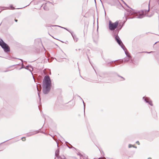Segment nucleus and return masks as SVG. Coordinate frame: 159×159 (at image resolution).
Returning a JSON list of instances; mask_svg holds the SVG:
<instances>
[{
  "label": "nucleus",
  "instance_id": "nucleus-1",
  "mask_svg": "<svg viewBox=\"0 0 159 159\" xmlns=\"http://www.w3.org/2000/svg\"><path fill=\"white\" fill-rule=\"evenodd\" d=\"M51 85L50 78L49 76H45L43 81V91L45 94H47L49 92Z\"/></svg>",
  "mask_w": 159,
  "mask_h": 159
},
{
  "label": "nucleus",
  "instance_id": "nucleus-2",
  "mask_svg": "<svg viewBox=\"0 0 159 159\" xmlns=\"http://www.w3.org/2000/svg\"><path fill=\"white\" fill-rule=\"evenodd\" d=\"M149 8L148 11L146 10H144L141 11L137 12L135 10L133 9L129 10L128 11L129 15H133L134 16V17H130L131 18H133L134 17H136L138 18H142L143 17L145 14L149 11Z\"/></svg>",
  "mask_w": 159,
  "mask_h": 159
},
{
  "label": "nucleus",
  "instance_id": "nucleus-3",
  "mask_svg": "<svg viewBox=\"0 0 159 159\" xmlns=\"http://www.w3.org/2000/svg\"><path fill=\"white\" fill-rule=\"evenodd\" d=\"M119 25V21H116L114 23H112L111 20L109 21V28L111 31L114 30L116 29Z\"/></svg>",
  "mask_w": 159,
  "mask_h": 159
},
{
  "label": "nucleus",
  "instance_id": "nucleus-4",
  "mask_svg": "<svg viewBox=\"0 0 159 159\" xmlns=\"http://www.w3.org/2000/svg\"><path fill=\"white\" fill-rule=\"evenodd\" d=\"M0 46L3 49L5 52H8L10 51V48L8 45L4 42L2 39L0 40Z\"/></svg>",
  "mask_w": 159,
  "mask_h": 159
},
{
  "label": "nucleus",
  "instance_id": "nucleus-5",
  "mask_svg": "<svg viewBox=\"0 0 159 159\" xmlns=\"http://www.w3.org/2000/svg\"><path fill=\"white\" fill-rule=\"evenodd\" d=\"M115 39L117 43L121 46V48L124 50V51H125V49L126 50V49L118 35H116L115 36Z\"/></svg>",
  "mask_w": 159,
  "mask_h": 159
},
{
  "label": "nucleus",
  "instance_id": "nucleus-6",
  "mask_svg": "<svg viewBox=\"0 0 159 159\" xmlns=\"http://www.w3.org/2000/svg\"><path fill=\"white\" fill-rule=\"evenodd\" d=\"M143 99L146 103H148L151 106H153L152 102L149 98L148 97H143Z\"/></svg>",
  "mask_w": 159,
  "mask_h": 159
},
{
  "label": "nucleus",
  "instance_id": "nucleus-7",
  "mask_svg": "<svg viewBox=\"0 0 159 159\" xmlns=\"http://www.w3.org/2000/svg\"><path fill=\"white\" fill-rule=\"evenodd\" d=\"M126 50H126L125 49V51H124L125 52V53L127 56L124 59V61L125 62L128 61L129 60L130 58V56L129 54V53L128 52H127L126 51Z\"/></svg>",
  "mask_w": 159,
  "mask_h": 159
},
{
  "label": "nucleus",
  "instance_id": "nucleus-8",
  "mask_svg": "<svg viewBox=\"0 0 159 159\" xmlns=\"http://www.w3.org/2000/svg\"><path fill=\"white\" fill-rule=\"evenodd\" d=\"M39 132L38 130L34 131L33 132H32V131H31L30 133H28L27 134V136H28V137L30 136L31 135H34L35 134H37L38 133H39Z\"/></svg>",
  "mask_w": 159,
  "mask_h": 159
},
{
  "label": "nucleus",
  "instance_id": "nucleus-9",
  "mask_svg": "<svg viewBox=\"0 0 159 159\" xmlns=\"http://www.w3.org/2000/svg\"><path fill=\"white\" fill-rule=\"evenodd\" d=\"M152 115L154 118H155L157 117V113L156 111V110H152Z\"/></svg>",
  "mask_w": 159,
  "mask_h": 159
},
{
  "label": "nucleus",
  "instance_id": "nucleus-10",
  "mask_svg": "<svg viewBox=\"0 0 159 159\" xmlns=\"http://www.w3.org/2000/svg\"><path fill=\"white\" fill-rule=\"evenodd\" d=\"M71 34L75 41V42H77L78 41V39L77 37L75 35H73L72 33H71Z\"/></svg>",
  "mask_w": 159,
  "mask_h": 159
},
{
  "label": "nucleus",
  "instance_id": "nucleus-11",
  "mask_svg": "<svg viewBox=\"0 0 159 159\" xmlns=\"http://www.w3.org/2000/svg\"><path fill=\"white\" fill-rule=\"evenodd\" d=\"M25 69H27L29 70L30 71H31L32 70L31 69H33V68L32 66H27L26 67H25Z\"/></svg>",
  "mask_w": 159,
  "mask_h": 159
},
{
  "label": "nucleus",
  "instance_id": "nucleus-12",
  "mask_svg": "<svg viewBox=\"0 0 159 159\" xmlns=\"http://www.w3.org/2000/svg\"><path fill=\"white\" fill-rule=\"evenodd\" d=\"M59 149H58L57 150H56V151L55 152V156L58 158H60V157H58V155L59 154Z\"/></svg>",
  "mask_w": 159,
  "mask_h": 159
},
{
  "label": "nucleus",
  "instance_id": "nucleus-13",
  "mask_svg": "<svg viewBox=\"0 0 159 159\" xmlns=\"http://www.w3.org/2000/svg\"><path fill=\"white\" fill-rule=\"evenodd\" d=\"M78 155L80 156V159H88L86 157H84L80 153H78Z\"/></svg>",
  "mask_w": 159,
  "mask_h": 159
},
{
  "label": "nucleus",
  "instance_id": "nucleus-14",
  "mask_svg": "<svg viewBox=\"0 0 159 159\" xmlns=\"http://www.w3.org/2000/svg\"><path fill=\"white\" fill-rule=\"evenodd\" d=\"M66 144L67 145V146L69 148H73L71 144H69L67 142H66Z\"/></svg>",
  "mask_w": 159,
  "mask_h": 159
},
{
  "label": "nucleus",
  "instance_id": "nucleus-15",
  "mask_svg": "<svg viewBox=\"0 0 159 159\" xmlns=\"http://www.w3.org/2000/svg\"><path fill=\"white\" fill-rule=\"evenodd\" d=\"M108 74L107 73H102L101 74V76L102 77H107Z\"/></svg>",
  "mask_w": 159,
  "mask_h": 159
},
{
  "label": "nucleus",
  "instance_id": "nucleus-16",
  "mask_svg": "<svg viewBox=\"0 0 159 159\" xmlns=\"http://www.w3.org/2000/svg\"><path fill=\"white\" fill-rule=\"evenodd\" d=\"M52 26H58V27H60L61 28H63V29H64L65 30H67L69 32H70V33H71V32H70L69 30L68 29H67L66 28H64V27H61L60 26H58V25H52Z\"/></svg>",
  "mask_w": 159,
  "mask_h": 159
},
{
  "label": "nucleus",
  "instance_id": "nucleus-17",
  "mask_svg": "<svg viewBox=\"0 0 159 159\" xmlns=\"http://www.w3.org/2000/svg\"><path fill=\"white\" fill-rule=\"evenodd\" d=\"M117 75L120 78V79L119 80L120 81H123L125 80V79L123 77L121 76L118 75Z\"/></svg>",
  "mask_w": 159,
  "mask_h": 159
},
{
  "label": "nucleus",
  "instance_id": "nucleus-18",
  "mask_svg": "<svg viewBox=\"0 0 159 159\" xmlns=\"http://www.w3.org/2000/svg\"><path fill=\"white\" fill-rule=\"evenodd\" d=\"M43 8L45 10H48V8L47 7V4L44 6Z\"/></svg>",
  "mask_w": 159,
  "mask_h": 159
},
{
  "label": "nucleus",
  "instance_id": "nucleus-19",
  "mask_svg": "<svg viewBox=\"0 0 159 159\" xmlns=\"http://www.w3.org/2000/svg\"><path fill=\"white\" fill-rule=\"evenodd\" d=\"M123 60H121V61H119L117 62V63H116L115 64H116L117 63H119V62H120V63H122L123 62Z\"/></svg>",
  "mask_w": 159,
  "mask_h": 159
},
{
  "label": "nucleus",
  "instance_id": "nucleus-20",
  "mask_svg": "<svg viewBox=\"0 0 159 159\" xmlns=\"http://www.w3.org/2000/svg\"><path fill=\"white\" fill-rule=\"evenodd\" d=\"M133 145L131 144H129L128 145V147L129 148H130L132 147H133Z\"/></svg>",
  "mask_w": 159,
  "mask_h": 159
},
{
  "label": "nucleus",
  "instance_id": "nucleus-21",
  "mask_svg": "<svg viewBox=\"0 0 159 159\" xmlns=\"http://www.w3.org/2000/svg\"><path fill=\"white\" fill-rule=\"evenodd\" d=\"M12 139V138H11V139H8V140H6V141H4V142H2V143H1L0 144H1L3 143H5V142H6L7 141H9V140H10V139Z\"/></svg>",
  "mask_w": 159,
  "mask_h": 159
},
{
  "label": "nucleus",
  "instance_id": "nucleus-22",
  "mask_svg": "<svg viewBox=\"0 0 159 159\" xmlns=\"http://www.w3.org/2000/svg\"><path fill=\"white\" fill-rule=\"evenodd\" d=\"M113 63V61H111V62H109L108 63V65H110H110H112V63Z\"/></svg>",
  "mask_w": 159,
  "mask_h": 159
},
{
  "label": "nucleus",
  "instance_id": "nucleus-23",
  "mask_svg": "<svg viewBox=\"0 0 159 159\" xmlns=\"http://www.w3.org/2000/svg\"><path fill=\"white\" fill-rule=\"evenodd\" d=\"M118 26H119V27H120V28L119 29V30H120L121 29V28L122 27V26H121L120 25H119Z\"/></svg>",
  "mask_w": 159,
  "mask_h": 159
},
{
  "label": "nucleus",
  "instance_id": "nucleus-24",
  "mask_svg": "<svg viewBox=\"0 0 159 159\" xmlns=\"http://www.w3.org/2000/svg\"><path fill=\"white\" fill-rule=\"evenodd\" d=\"M11 7L12 8V9H15V8L13 7L12 5L11 6Z\"/></svg>",
  "mask_w": 159,
  "mask_h": 159
},
{
  "label": "nucleus",
  "instance_id": "nucleus-25",
  "mask_svg": "<svg viewBox=\"0 0 159 159\" xmlns=\"http://www.w3.org/2000/svg\"><path fill=\"white\" fill-rule=\"evenodd\" d=\"M145 52L146 53H152V52H153V51H151L150 52Z\"/></svg>",
  "mask_w": 159,
  "mask_h": 159
},
{
  "label": "nucleus",
  "instance_id": "nucleus-26",
  "mask_svg": "<svg viewBox=\"0 0 159 159\" xmlns=\"http://www.w3.org/2000/svg\"><path fill=\"white\" fill-rule=\"evenodd\" d=\"M42 110H41V111H40L41 113L42 114H43V117H44V118H45V116H44L43 114V112L42 111ZM44 118L45 119V118Z\"/></svg>",
  "mask_w": 159,
  "mask_h": 159
},
{
  "label": "nucleus",
  "instance_id": "nucleus-27",
  "mask_svg": "<svg viewBox=\"0 0 159 159\" xmlns=\"http://www.w3.org/2000/svg\"><path fill=\"white\" fill-rule=\"evenodd\" d=\"M22 67L21 68H20V69H22V68H25V67H24V66H23V64H22Z\"/></svg>",
  "mask_w": 159,
  "mask_h": 159
},
{
  "label": "nucleus",
  "instance_id": "nucleus-28",
  "mask_svg": "<svg viewBox=\"0 0 159 159\" xmlns=\"http://www.w3.org/2000/svg\"><path fill=\"white\" fill-rule=\"evenodd\" d=\"M136 143L138 144V145L139 144V141H137Z\"/></svg>",
  "mask_w": 159,
  "mask_h": 159
},
{
  "label": "nucleus",
  "instance_id": "nucleus-29",
  "mask_svg": "<svg viewBox=\"0 0 159 159\" xmlns=\"http://www.w3.org/2000/svg\"><path fill=\"white\" fill-rule=\"evenodd\" d=\"M87 57H88V59H89V62H90V63L91 64V63L90 62V61L89 59V57H88V55H87ZM91 65H92V64H91Z\"/></svg>",
  "mask_w": 159,
  "mask_h": 159
},
{
  "label": "nucleus",
  "instance_id": "nucleus-30",
  "mask_svg": "<svg viewBox=\"0 0 159 159\" xmlns=\"http://www.w3.org/2000/svg\"><path fill=\"white\" fill-rule=\"evenodd\" d=\"M37 90H38V91H39V89H38V86H37Z\"/></svg>",
  "mask_w": 159,
  "mask_h": 159
},
{
  "label": "nucleus",
  "instance_id": "nucleus-31",
  "mask_svg": "<svg viewBox=\"0 0 159 159\" xmlns=\"http://www.w3.org/2000/svg\"><path fill=\"white\" fill-rule=\"evenodd\" d=\"M15 20L16 22H17L18 21V20L16 19H15Z\"/></svg>",
  "mask_w": 159,
  "mask_h": 159
},
{
  "label": "nucleus",
  "instance_id": "nucleus-32",
  "mask_svg": "<svg viewBox=\"0 0 159 159\" xmlns=\"http://www.w3.org/2000/svg\"><path fill=\"white\" fill-rule=\"evenodd\" d=\"M133 147L134 148H137V147L136 146H134L133 145Z\"/></svg>",
  "mask_w": 159,
  "mask_h": 159
},
{
  "label": "nucleus",
  "instance_id": "nucleus-33",
  "mask_svg": "<svg viewBox=\"0 0 159 159\" xmlns=\"http://www.w3.org/2000/svg\"><path fill=\"white\" fill-rule=\"evenodd\" d=\"M24 139H24H22V140L23 141H25V139Z\"/></svg>",
  "mask_w": 159,
  "mask_h": 159
},
{
  "label": "nucleus",
  "instance_id": "nucleus-34",
  "mask_svg": "<svg viewBox=\"0 0 159 159\" xmlns=\"http://www.w3.org/2000/svg\"><path fill=\"white\" fill-rule=\"evenodd\" d=\"M85 110H84V111H83L84 115H85Z\"/></svg>",
  "mask_w": 159,
  "mask_h": 159
},
{
  "label": "nucleus",
  "instance_id": "nucleus-35",
  "mask_svg": "<svg viewBox=\"0 0 159 159\" xmlns=\"http://www.w3.org/2000/svg\"><path fill=\"white\" fill-rule=\"evenodd\" d=\"M25 139V137H22V138H21L22 139Z\"/></svg>",
  "mask_w": 159,
  "mask_h": 159
},
{
  "label": "nucleus",
  "instance_id": "nucleus-36",
  "mask_svg": "<svg viewBox=\"0 0 159 159\" xmlns=\"http://www.w3.org/2000/svg\"><path fill=\"white\" fill-rule=\"evenodd\" d=\"M57 147H58V143H57Z\"/></svg>",
  "mask_w": 159,
  "mask_h": 159
},
{
  "label": "nucleus",
  "instance_id": "nucleus-37",
  "mask_svg": "<svg viewBox=\"0 0 159 159\" xmlns=\"http://www.w3.org/2000/svg\"><path fill=\"white\" fill-rule=\"evenodd\" d=\"M124 4H125L126 6H128H128H127V5L126 4V3H125L124 2Z\"/></svg>",
  "mask_w": 159,
  "mask_h": 159
},
{
  "label": "nucleus",
  "instance_id": "nucleus-38",
  "mask_svg": "<svg viewBox=\"0 0 159 159\" xmlns=\"http://www.w3.org/2000/svg\"><path fill=\"white\" fill-rule=\"evenodd\" d=\"M38 95H39V97H40V96H39V92H38Z\"/></svg>",
  "mask_w": 159,
  "mask_h": 159
},
{
  "label": "nucleus",
  "instance_id": "nucleus-39",
  "mask_svg": "<svg viewBox=\"0 0 159 159\" xmlns=\"http://www.w3.org/2000/svg\"><path fill=\"white\" fill-rule=\"evenodd\" d=\"M148 159H152V158L151 157H149Z\"/></svg>",
  "mask_w": 159,
  "mask_h": 159
},
{
  "label": "nucleus",
  "instance_id": "nucleus-40",
  "mask_svg": "<svg viewBox=\"0 0 159 159\" xmlns=\"http://www.w3.org/2000/svg\"><path fill=\"white\" fill-rule=\"evenodd\" d=\"M85 109V106L84 105V109Z\"/></svg>",
  "mask_w": 159,
  "mask_h": 159
},
{
  "label": "nucleus",
  "instance_id": "nucleus-41",
  "mask_svg": "<svg viewBox=\"0 0 159 159\" xmlns=\"http://www.w3.org/2000/svg\"><path fill=\"white\" fill-rule=\"evenodd\" d=\"M157 42H156V43H154V45H155V44H156Z\"/></svg>",
  "mask_w": 159,
  "mask_h": 159
},
{
  "label": "nucleus",
  "instance_id": "nucleus-42",
  "mask_svg": "<svg viewBox=\"0 0 159 159\" xmlns=\"http://www.w3.org/2000/svg\"><path fill=\"white\" fill-rule=\"evenodd\" d=\"M80 50H81V49H78V50H79V51H80Z\"/></svg>",
  "mask_w": 159,
  "mask_h": 159
},
{
  "label": "nucleus",
  "instance_id": "nucleus-43",
  "mask_svg": "<svg viewBox=\"0 0 159 159\" xmlns=\"http://www.w3.org/2000/svg\"><path fill=\"white\" fill-rule=\"evenodd\" d=\"M20 59L21 61L22 62H23L22 60V59Z\"/></svg>",
  "mask_w": 159,
  "mask_h": 159
},
{
  "label": "nucleus",
  "instance_id": "nucleus-44",
  "mask_svg": "<svg viewBox=\"0 0 159 159\" xmlns=\"http://www.w3.org/2000/svg\"><path fill=\"white\" fill-rule=\"evenodd\" d=\"M71 102H69V103H71Z\"/></svg>",
  "mask_w": 159,
  "mask_h": 159
},
{
  "label": "nucleus",
  "instance_id": "nucleus-45",
  "mask_svg": "<svg viewBox=\"0 0 159 159\" xmlns=\"http://www.w3.org/2000/svg\"><path fill=\"white\" fill-rule=\"evenodd\" d=\"M75 50L77 51V49H76Z\"/></svg>",
  "mask_w": 159,
  "mask_h": 159
},
{
  "label": "nucleus",
  "instance_id": "nucleus-46",
  "mask_svg": "<svg viewBox=\"0 0 159 159\" xmlns=\"http://www.w3.org/2000/svg\"><path fill=\"white\" fill-rule=\"evenodd\" d=\"M7 8L8 9H9V7H7Z\"/></svg>",
  "mask_w": 159,
  "mask_h": 159
},
{
  "label": "nucleus",
  "instance_id": "nucleus-47",
  "mask_svg": "<svg viewBox=\"0 0 159 159\" xmlns=\"http://www.w3.org/2000/svg\"><path fill=\"white\" fill-rule=\"evenodd\" d=\"M73 105H74L73 103H72Z\"/></svg>",
  "mask_w": 159,
  "mask_h": 159
},
{
  "label": "nucleus",
  "instance_id": "nucleus-48",
  "mask_svg": "<svg viewBox=\"0 0 159 159\" xmlns=\"http://www.w3.org/2000/svg\"><path fill=\"white\" fill-rule=\"evenodd\" d=\"M48 61H49V60H48ZM49 61V62H50V61Z\"/></svg>",
  "mask_w": 159,
  "mask_h": 159
}]
</instances>
